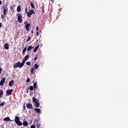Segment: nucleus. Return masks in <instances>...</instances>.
Wrapping results in <instances>:
<instances>
[{
	"label": "nucleus",
	"instance_id": "obj_1",
	"mask_svg": "<svg viewBox=\"0 0 128 128\" xmlns=\"http://www.w3.org/2000/svg\"><path fill=\"white\" fill-rule=\"evenodd\" d=\"M24 66V64H23V62H16L14 64L13 66L14 68H21L23 67Z\"/></svg>",
	"mask_w": 128,
	"mask_h": 128
},
{
	"label": "nucleus",
	"instance_id": "obj_2",
	"mask_svg": "<svg viewBox=\"0 0 128 128\" xmlns=\"http://www.w3.org/2000/svg\"><path fill=\"white\" fill-rule=\"evenodd\" d=\"M24 24L25 25L26 30H27V32H30V29L28 28L30 26V24L28 23V22L27 20H25L24 22Z\"/></svg>",
	"mask_w": 128,
	"mask_h": 128
},
{
	"label": "nucleus",
	"instance_id": "obj_3",
	"mask_svg": "<svg viewBox=\"0 0 128 128\" xmlns=\"http://www.w3.org/2000/svg\"><path fill=\"white\" fill-rule=\"evenodd\" d=\"M36 13L34 12V10H30L28 12H27V16L28 18H32V14H34Z\"/></svg>",
	"mask_w": 128,
	"mask_h": 128
},
{
	"label": "nucleus",
	"instance_id": "obj_4",
	"mask_svg": "<svg viewBox=\"0 0 128 128\" xmlns=\"http://www.w3.org/2000/svg\"><path fill=\"white\" fill-rule=\"evenodd\" d=\"M17 16H18V22H20V24H22V16L20 15V14L18 13L17 14Z\"/></svg>",
	"mask_w": 128,
	"mask_h": 128
},
{
	"label": "nucleus",
	"instance_id": "obj_5",
	"mask_svg": "<svg viewBox=\"0 0 128 128\" xmlns=\"http://www.w3.org/2000/svg\"><path fill=\"white\" fill-rule=\"evenodd\" d=\"M13 90L12 89H10V90H6V94L7 96H10L12 94V93L13 92Z\"/></svg>",
	"mask_w": 128,
	"mask_h": 128
},
{
	"label": "nucleus",
	"instance_id": "obj_6",
	"mask_svg": "<svg viewBox=\"0 0 128 128\" xmlns=\"http://www.w3.org/2000/svg\"><path fill=\"white\" fill-rule=\"evenodd\" d=\"M30 56L29 55H26V56H24V58H23V60L22 62H23V64H26V60H28V59Z\"/></svg>",
	"mask_w": 128,
	"mask_h": 128
},
{
	"label": "nucleus",
	"instance_id": "obj_7",
	"mask_svg": "<svg viewBox=\"0 0 128 128\" xmlns=\"http://www.w3.org/2000/svg\"><path fill=\"white\" fill-rule=\"evenodd\" d=\"M6 82V78H2V80L0 82V86H4V84Z\"/></svg>",
	"mask_w": 128,
	"mask_h": 128
},
{
	"label": "nucleus",
	"instance_id": "obj_8",
	"mask_svg": "<svg viewBox=\"0 0 128 128\" xmlns=\"http://www.w3.org/2000/svg\"><path fill=\"white\" fill-rule=\"evenodd\" d=\"M4 9V14L6 15V12H8V6H4L3 7Z\"/></svg>",
	"mask_w": 128,
	"mask_h": 128
},
{
	"label": "nucleus",
	"instance_id": "obj_9",
	"mask_svg": "<svg viewBox=\"0 0 128 128\" xmlns=\"http://www.w3.org/2000/svg\"><path fill=\"white\" fill-rule=\"evenodd\" d=\"M26 106L27 108H29V110H32V104H27Z\"/></svg>",
	"mask_w": 128,
	"mask_h": 128
},
{
	"label": "nucleus",
	"instance_id": "obj_10",
	"mask_svg": "<svg viewBox=\"0 0 128 128\" xmlns=\"http://www.w3.org/2000/svg\"><path fill=\"white\" fill-rule=\"evenodd\" d=\"M14 84V80H12L9 82V86H12Z\"/></svg>",
	"mask_w": 128,
	"mask_h": 128
},
{
	"label": "nucleus",
	"instance_id": "obj_11",
	"mask_svg": "<svg viewBox=\"0 0 128 128\" xmlns=\"http://www.w3.org/2000/svg\"><path fill=\"white\" fill-rule=\"evenodd\" d=\"M4 48L6 50H8V48H10V45H8V44L6 43L4 44Z\"/></svg>",
	"mask_w": 128,
	"mask_h": 128
},
{
	"label": "nucleus",
	"instance_id": "obj_12",
	"mask_svg": "<svg viewBox=\"0 0 128 128\" xmlns=\"http://www.w3.org/2000/svg\"><path fill=\"white\" fill-rule=\"evenodd\" d=\"M26 48H28V47L26 46L24 48V49L23 50L22 52V54L23 56H24L25 54H26Z\"/></svg>",
	"mask_w": 128,
	"mask_h": 128
},
{
	"label": "nucleus",
	"instance_id": "obj_13",
	"mask_svg": "<svg viewBox=\"0 0 128 128\" xmlns=\"http://www.w3.org/2000/svg\"><path fill=\"white\" fill-rule=\"evenodd\" d=\"M4 122H8V121L12 122V120H10V117H6V118H4Z\"/></svg>",
	"mask_w": 128,
	"mask_h": 128
},
{
	"label": "nucleus",
	"instance_id": "obj_14",
	"mask_svg": "<svg viewBox=\"0 0 128 128\" xmlns=\"http://www.w3.org/2000/svg\"><path fill=\"white\" fill-rule=\"evenodd\" d=\"M15 122H20V117L18 116H16L15 117V120H14Z\"/></svg>",
	"mask_w": 128,
	"mask_h": 128
},
{
	"label": "nucleus",
	"instance_id": "obj_15",
	"mask_svg": "<svg viewBox=\"0 0 128 128\" xmlns=\"http://www.w3.org/2000/svg\"><path fill=\"white\" fill-rule=\"evenodd\" d=\"M32 48H34V47L32 46H29L28 48H27V50L28 52H30V50H32Z\"/></svg>",
	"mask_w": 128,
	"mask_h": 128
},
{
	"label": "nucleus",
	"instance_id": "obj_16",
	"mask_svg": "<svg viewBox=\"0 0 128 128\" xmlns=\"http://www.w3.org/2000/svg\"><path fill=\"white\" fill-rule=\"evenodd\" d=\"M32 102H34V104H36V102H38V99H36V98H33Z\"/></svg>",
	"mask_w": 128,
	"mask_h": 128
},
{
	"label": "nucleus",
	"instance_id": "obj_17",
	"mask_svg": "<svg viewBox=\"0 0 128 128\" xmlns=\"http://www.w3.org/2000/svg\"><path fill=\"white\" fill-rule=\"evenodd\" d=\"M4 96V91L2 90H0V98H2Z\"/></svg>",
	"mask_w": 128,
	"mask_h": 128
},
{
	"label": "nucleus",
	"instance_id": "obj_18",
	"mask_svg": "<svg viewBox=\"0 0 128 128\" xmlns=\"http://www.w3.org/2000/svg\"><path fill=\"white\" fill-rule=\"evenodd\" d=\"M35 112H38V114H39V112H42V111H40V108H35Z\"/></svg>",
	"mask_w": 128,
	"mask_h": 128
},
{
	"label": "nucleus",
	"instance_id": "obj_19",
	"mask_svg": "<svg viewBox=\"0 0 128 128\" xmlns=\"http://www.w3.org/2000/svg\"><path fill=\"white\" fill-rule=\"evenodd\" d=\"M16 124L18 126H22V123L20 121H18L16 122Z\"/></svg>",
	"mask_w": 128,
	"mask_h": 128
},
{
	"label": "nucleus",
	"instance_id": "obj_20",
	"mask_svg": "<svg viewBox=\"0 0 128 128\" xmlns=\"http://www.w3.org/2000/svg\"><path fill=\"white\" fill-rule=\"evenodd\" d=\"M21 10H22V8L20 7V6H18L17 7V12H20Z\"/></svg>",
	"mask_w": 128,
	"mask_h": 128
},
{
	"label": "nucleus",
	"instance_id": "obj_21",
	"mask_svg": "<svg viewBox=\"0 0 128 128\" xmlns=\"http://www.w3.org/2000/svg\"><path fill=\"white\" fill-rule=\"evenodd\" d=\"M28 123L26 122V121L23 122V126H28Z\"/></svg>",
	"mask_w": 128,
	"mask_h": 128
},
{
	"label": "nucleus",
	"instance_id": "obj_22",
	"mask_svg": "<svg viewBox=\"0 0 128 128\" xmlns=\"http://www.w3.org/2000/svg\"><path fill=\"white\" fill-rule=\"evenodd\" d=\"M40 103L38 102H36V103H34V106L36 108H38V106H40Z\"/></svg>",
	"mask_w": 128,
	"mask_h": 128
},
{
	"label": "nucleus",
	"instance_id": "obj_23",
	"mask_svg": "<svg viewBox=\"0 0 128 128\" xmlns=\"http://www.w3.org/2000/svg\"><path fill=\"white\" fill-rule=\"evenodd\" d=\"M36 86H38V84L36 83V82H34V90H36Z\"/></svg>",
	"mask_w": 128,
	"mask_h": 128
},
{
	"label": "nucleus",
	"instance_id": "obj_24",
	"mask_svg": "<svg viewBox=\"0 0 128 128\" xmlns=\"http://www.w3.org/2000/svg\"><path fill=\"white\" fill-rule=\"evenodd\" d=\"M38 49V46H36L34 50V52H36V50Z\"/></svg>",
	"mask_w": 128,
	"mask_h": 128
},
{
	"label": "nucleus",
	"instance_id": "obj_25",
	"mask_svg": "<svg viewBox=\"0 0 128 128\" xmlns=\"http://www.w3.org/2000/svg\"><path fill=\"white\" fill-rule=\"evenodd\" d=\"M34 68V70H36V69L38 68V65L37 64H35Z\"/></svg>",
	"mask_w": 128,
	"mask_h": 128
},
{
	"label": "nucleus",
	"instance_id": "obj_26",
	"mask_svg": "<svg viewBox=\"0 0 128 128\" xmlns=\"http://www.w3.org/2000/svg\"><path fill=\"white\" fill-rule=\"evenodd\" d=\"M30 6L32 8H34V3H32V2H30Z\"/></svg>",
	"mask_w": 128,
	"mask_h": 128
},
{
	"label": "nucleus",
	"instance_id": "obj_27",
	"mask_svg": "<svg viewBox=\"0 0 128 128\" xmlns=\"http://www.w3.org/2000/svg\"><path fill=\"white\" fill-rule=\"evenodd\" d=\"M34 68H32L30 70V72L32 74H34Z\"/></svg>",
	"mask_w": 128,
	"mask_h": 128
},
{
	"label": "nucleus",
	"instance_id": "obj_28",
	"mask_svg": "<svg viewBox=\"0 0 128 128\" xmlns=\"http://www.w3.org/2000/svg\"><path fill=\"white\" fill-rule=\"evenodd\" d=\"M4 102H2L0 104V106H4Z\"/></svg>",
	"mask_w": 128,
	"mask_h": 128
},
{
	"label": "nucleus",
	"instance_id": "obj_29",
	"mask_svg": "<svg viewBox=\"0 0 128 128\" xmlns=\"http://www.w3.org/2000/svg\"><path fill=\"white\" fill-rule=\"evenodd\" d=\"M29 40H30V37L28 36V38L26 39V42H28Z\"/></svg>",
	"mask_w": 128,
	"mask_h": 128
},
{
	"label": "nucleus",
	"instance_id": "obj_30",
	"mask_svg": "<svg viewBox=\"0 0 128 128\" xmlns=\"http://www.w3.org/2000/svg\"><path fill=\"white\" fill-rule=\"evenodd\" d=\"M30 90H34V86H30Z\"/></svg>",
	"mask_w": 128,
	"mask_h": 128
},
{
	"label": "nucleus",
	"instance_id": "obj_31",
	"mask_svg": "<svg viewBox=\"0 0 128 128\" xmlns=\"http://www.w3.org/2000/svg\"><path fill=\"white\" fill-rule=\"evenodd\" d=\"M4 18H6V16H4V14H1V18H2V19H4Z\"/></svg>",
	"mask_w": 128,
	"mask_h": 128
},
{
	"label": "nucleus",
	"instance_id": "obj_32",
	"mask_svg": "<svg viewBox=\"0 0 128 128\" xmlns=\"http://www.w3.org/2000/svg\"><path fill=\"white\" fill-rule=\"evenodd\" d=\"M26 64L27 66H30V62H26Z\"/></svg>",
	"mask_w": 128,
	"mask_h": 128
},
{
	"label": "nucleus",
	"instance_id": "obj_33",
	"mask_svg": "<svg viewBox=\"0 0 128 128\" xmlns=\"http://www.w3.org/2000/svg\"><path fill=\"white\" fill-rule=\"evenodd\" d=\"M25 12L26 13V14H28V8H26V7L25 8Z\"/></svg>",
	"mask_w": 128,
	"mask_h": 128
},
{
	"label": "nucleus",
	"instance_id": "obj_34",
	"mask_svg": "<svg viewBox=\"0 0 128 128\" xmlns=\"http://www.w3.org/2000/svg\"><path fill=\"white\" fill-rule=\"evenodd\" d=\"M30 79L28 78H27V80H26V82H30Z\"/></svg>",
	"mask_w": 128,
	"mask_h": 128
},
{
	"label": "nucleus",
	"instance_id": "obj_35",
	"mask_svg": "<svg viewBox=\"0 0 128 128\" xmlns=\"http://www.w3.org/2000/svg\"><path fill=\"white\" fill-rule=\"evenodd\" d=\"M30 128H36V126H34V125H32L30 126Z\"/></svg>",
	"mask_w": 128,
	"mask_h": 128
},
{
	"label": "nucleus",
	"instance_id": "obj_36",
	"mask_svg": "<svg viewBox=\"0 0 128 128\" xmlns=\"http://www.w3.org/2000/svg\"><path fill=\"white\" fill-rule=\"evenodd\" d=\"M23 110H26V106H24H24H23Z\"/></svg>",
	"mask_w": 128,
	"mask_h": 128
},
{
	"label": "nucleus",
	"instance_id": "obj_37",
	"mask_svg": "<svg viewBox=\"0 0 128 128\" xmlns=\"http://www.w3.org/2000/svg\"><path fill=\"white\" fill-rule=\"evenodd\" d=\"M34 60H38V56H36L34 58Z\"/></svg>",
	"mask_w": 128,
	"mask_h": 128
},
{
	"label": "nucleus",
	"instance_id": "obj_38",
	"mask_svg": "<svg viewBox=\"0 0 128 128\" xmlns=\"http://www.w3.org/2000/svg\"><path fill=\"white\" fill-rule=\"evenodd\" d=\"M38 30V27L37 26L36 27V30Z\"/></svg>",
	"mask_w": 128,
	"mask_h": 128
},
{
	"label": "nucleus",
	"instance_id": "obj_39",
	"mask_svg": "<svg viewBox=\"0 0 128 128\" xmlns=\"http://www.w3.org/2000/svg\"><path fill=\"white\" fill-rule=\"evenodd\" d=\"M0 74H2V68H0Z\"/></svg>",
	"mask_w": 128,
	"mask_h": 128
},
{
	"label": "nucleus",
	"instance_id": "obj_40",
	"mask_svg": "<svg viewBox=\"0 0 128 128\" xmlns=\"http://www.w3.org/2000/svg\"><path fill=\"white\" fill-rule=\"evenodd\" d=\"M2 2L1 0H0V6H2Z\"/></svg>",
	"mask_w": 128,
	"mask_h": 128
},
{
	"label": "nucleus",
	"instance_id": "obj_41",
	"mask_svg": "<svg viewBox=\"0 0 128 128\" xmlns=\"http://www.w3.org/2000/svg\"><path fill=\"white\" fill-rule=\"evenodd\" d=\"M0 28H2V23L0 22Z\"/></svg>",
	"mask_w": 128,
	"mask_h": 128
},
{
	"label": "nucleus",
	"instance_id": "obj_42",
	"mask_svg": "<svg viewBox=\"0 0 128 128\" xmlns=\"http://www.w3.org/2000/svg\"><path fill=\"white\" fill-rule=\"evenodd\" d=\"M36 34H37V36H38V32H36Z\"/></svg>",
	"mask_w": 128,
	"mask_h": 128
},
{
	"label": "nucleus",
	"instance_id": "obj_43",
	"mask_svg": "<svg viewBox=\"0 0 128 128\" xmlns=\"http://www.w3.org/2000/svg\"><path fill=\"white\" fill-rule=\"evenodd\" d=\"M28 89L27 91H26V93L28 94Z\"/></svg>",
	"mask_w": 128,
	"mask_h": 128
},
{
	"label": "nucleus",
	"instance_id": "obj_44",
	"mask_svg": "<svg viewBox=\"0 0 128 128\" xmlns=\"http://www.w3.org/2000/svg\"><path fill=\"white\" fill-rule=\"evenodd\" d=\"M34 33V31H32V34H33Z\"/></svg>",
	"mask_w": 128,
	"mask_h": 128
},
{
	"label": "nucleus",
	"instance_id": "obj_45",
	"mask_svg": "<svg viewBox=\"0 0 128 128\" xmlns=\"http://www.w3.org/2000/svg\"><path fill=\"white\" fill-rule=\"evenodd\" d=\"M54 0H52V2H54Z\"/></svg>",
	"mask_w": 128,
	"mask_h": 128
},
{
	"label": "nucleus",
	"instance_id": "obj_46",
	"mask_svg": "<svg viewBox=\"0 0 128 128\" xmlns=\"http://www.w3.org/2000/svg\"><path fill=\"white\" fill-rule=\"evenodd\" d=\"M38 40H37V41H36V42H38Z\"/></svg>",
	"mask_w": 128,
	"mask_h": 128
}]
</instances>
